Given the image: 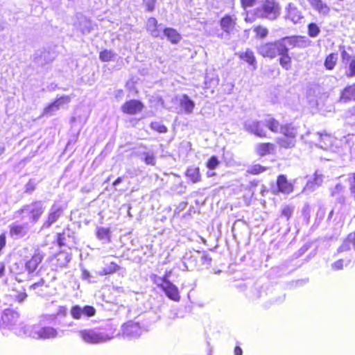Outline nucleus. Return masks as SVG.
I'll use <instances>...</instances> for the list:
<instances>
[{
    "label": "nucleus",
    "instance_id": "nucleus-20",
    "mask_svg": "<svg viewBox=\"0 0 355 355\" xmlns=\"http://www.w3.org/2000/svg\"><path fill=\"white\" fill-rule=\"evenodd\" d=\"M236 19L234 15H225L220 21L222 30L227 33H230L235 27Z\"/></svg>",
    "mask_w": 355,
    "mask_h": 355
},
{
    "label": "nucleus",
    "instance_id": "nucleus-64",
    "mask_svg": "<svg viewBox=\"0 0 355 355\" xmlns=\"http://www.w3.org/2000/svg\"><path fill=\"white\" fill-rule=\"evenodd\" d=\"M333 214H334V210H331L329 214V215H328V217H327V220H331V218L333 216Z\"/></svg>",
    "mask_w": 355,
    "mask_h": 355
},
{
    "label": "nucleus",
    "instance_id": "nucleus-33",
    "mask_svg": "<svg viewBox=\"0 0 355 355\" xmlns=\"http://www.w3.org/2000/svg\"><path fill=\"white\" fill-rule=\"evenodd\" d=\"M279 132L282 133L284 137L293 139H295L297 135V131L291 124L282 125Z\"/></svg>",
    "mask_w": 355,
    "mask_h": 355
},
{
    "label": "nucleus",
    "instance_id": "nucleus-59",
    "mask_svg": "<svg viewBox=\"0 0 355 355\" xmlns=\"http://www.w3.org/2000/svg\"><path fill=\"white\" fill-rule=\"evenodd\" d=\"M5 274V264L1 262L0 263V278H1Z\"/></svg>",
    "mask_w": 355,
    "mask_h": 355
},
{
    "label": "nucleus",
    "instance_id": "nucleus-13",
    "mask_svg": "<svg viewBox=\"0 0 355 355\" xmlns=\"http://www.w3.org/2000/svg\"><path fill=\"white\" fill-rule=\"evenodd\" d=\"M63 214V209L58 204L54 203L50 210L47 219L44 221L42 226V229L49 228L53 223H55Z\"/></svg>",
    "mask_w": 355,
    "mask_h": 355
},
{
    "label": "nucleus",
    "instance_id": "nucleus-2",
    "mask_svg": "<svg viewBox=\"0 0 355 355\" xmlns=\"http://www.w3.org/2000/svg\"><path fill=\"white\" fill-rule=\"evenodd\" d=\"M19 336H28L35 339H53L60 337L59 331L52 327H40L39 325H33L28 327L27 332L24 330L17 331Z\"/></svg>",
    "mask_w": 355,
    "mask_h": 355
},
{
    "label": "nucleus",
    "instance_id": "nucleus-57",
    "mask_svg": "<svg viewBox=\"0 0 355 355\" xmlns=\"http://www.w3.org/2000/svg\"><path fill=\"white\" fill-rule=\"evenodd\" d=\"M353 181L350 183V191L352 197L355 200V173H353Z\"/></svg>",
    "mask_w": 355,
    "mask_h": 355
},
{
    "label": "nucleus",
    "instance_id": "nucleus-5",
    "mask_svg": "<svg viewBox=\"0 0 355 355\" xmlns=\"http://www.w3.org/2000/svg\"><path fill=\"white\" fill-rule=\"evenodd\" d=\"M285 49L283 38L273 42L261 44L257 47V52L263 58H275L279 53H282Z\"/></svg>",
    "mask_w": 355,
    "mask_h": 355
},
{
    "label": "nucleus",
    "instance_id": "nucleus-10",
    "mask_svg": "<svg viewBox=\"0 0 355 355\" xmlns=\"http://www.w3.org/2000/svg\"><path fill=\"white\" fill-rule=\"evenodd\" d=\"M44 255L41 252L37 251L31 257L30 259L25 263V270L31 277H34L38 275L37 271L39 265L42 261Z\"/></svg>",
    "mask_w": 355,
    "mask_h": 355
},
{
    "label": "nucleus",
    "instance_id": "nucleus-12",
    "mask_svg": "<svg viewBox=\"0 0 355 355\" xmlns=\"http://www.w3.org/2000/svg\"><path fill=\"white\" fill-rule=\"evenodd\" d=\"M341 58L346 68L345 76L347 78L355 76V55H351L345 50L341 51Z\"/></svg>",
    "mask_w": 355,
    "mask_h": 355
},
{
    "label": "nucleus",
    "instance_id": "nucleus-60",
    "mask_svg": "<svg viewBox=\"0 0 355 355\" xmlns=\"http://www.w3.org/2000/svg\"><path fill=\"white\" fill-rule=\"evenodd\" d=\"M123 181V178L122 177H119L118 178H116V180L113 182V186L114 187H116L118 186L119 184H121Z\"/></svg>",
    "mask_w": 355,
    "mask_h": 355
},
{
    "label": "nucleus",
    "instance_id": "nucleus-7",
    "mask_svg": "<svg viewBox=\"0 0 355 355\" xmlns=\"http://www.w3.org/2000/svg\"><path fill=\"white\" fill-rule=\"evenodd\" d=\"M158 286L162 288L166 295L171 300L178 302L180 299L178 287L171 283L166 275L164 277H158L155 281Z\"/></svg>",
    "mask_w": 355,
    "mask_h": 355
},
{
    "label": "nucleus",
    "instance_id": "nucleus-30",
    "mask_svg": "<svg viewBox=\"0 0 355 355\" xmlns=\"http://www.w3.org/2000/svg\"><path fill=\"white\" fill-rule=\"evenodd\" d=\"M197 259L198 257L196 255L191 254V253H187L183 257V265L184 268L187 270H190L196 268Z\"/></svg>",
    "mask_w": 355,
    "mask_h": 355
},
{
    "label": "nucleus",
    "instance_id": "nucleus-51",
    "mask_svg": "<svg viewBox=\"0 0 355 355\" xmlns=\"http://www.w3.org/2000/svg\"><path fill=\"white\" fill-rule=\"evenodd\" d=\"M148 11L152 12L155 9L156 0H144Z\"/></svg>",
    "mask_w": 355,
    "mask_h": 355
},
{
    "label": "nucleus",
    "instance_id": "nucleus-41",
    "mask_svg": "<svg viewBox=\"0 0 355 355\" xmlns=\"http://www.w3.org/2000/svg\"><path fill=\"white\" fill-rule=\"evenodd\" d=\"M115 56V53L111 50H103L100 53L99 58L103 62H109Z\"/></svg>",
    "mask_w": 355,
    "mask_h": 355
},
{
    "label": "nucleus",
    "instance_id": "nucleus-58",
    "mask_svg": "<svg viewBox=\"0 0 355 355\" xmlns=\"http://www.w3.org/2000/svg\"><path fill=\"white\" fill-rule=\"evenodd\" d=\"M45 284V281L44 279H41L39 282L33 284L31 286V289H36L38 287L42 286Z\"/></svg>",
    "mask_w": 355,
    "mask_h": 355
},
{
    "label": "nucleus",
    "instance_id": "nucleus-40",
    "mask_svg": "<svg viewBox=\"0 0 355 355\" xmlns=\"http://www.w3.org/2000/svg\"><path fill=\"white\" fill-rule=\"evenodd\" d=\"M96 236L101 241H110V230L105 227L98 228Z\"/></svg>",
    "mask_w": 355,
    "mask_h": 355
},
{
    "label": "nucleus",
    "instance_id": "nucleus-48",
    "mask_svg": "<svg viewBox=\"0 0 355 355\" xmlns=\"http://www.w3.org/2000/svg\"><path fill=\"white\" fill-rule=\"evenodd\" d=\"M37 182L34 180H30L25 185L24 192L26 193H31L36 188Z\"/></svg>",
    "mask_w": 355,
    "mask_h": 355
},
{
    "label": "nucleus",
    "instance_id": "nucleus-46",
    "mask_svg": "<svg viewBox=\"0 0 355 355\" xmlns=\"http://www.w3.org/2000/svg\"><path fill=\"white\" fill-rule=\"evenodd\" d=\"M197 255H200V261L202 262V264L205 265L207 266H210L211 263V258L209 257V255L205 252L201 254L200 252L198 251L196 252Z\"/></svg>",
    "mask_w": 355,
    "mask_h": 355
},
{
    "label": "nucleus",
    "instance_id": "nucleus-21",
    "mask_svg": "<svg viewBox=\"0 0 355 355\" xmlns=\"http://www.w3.org/2000/svg\"><path fill=\"white\" fill-rule=\"evenodd\" d=\"M355 101V83L347 85L340 92L339 101L341 103H348Z\"/></svg>",
    "mask_w": 355,
    "mask_h": 355
},
{
    "label": "nucleus",
    "instance_id": "nucleus-27",
    "mask_svg": "<svg viewBox=\"0 0 355 355\" xmlns=\"http://www.w3.org/2000/svg\"><path fill=\"white\" fill-rule=\"evenodd\" d=\"M264 127L274 133H279L281 130L282 125L275 119L268 116L263 119Z\"/></svg>",
    "mask_w": 355,
    "mask_h": 355
},
{
    "label": "nucleus",
    "instance_id": "nucleus-36",
    "mask_svg": "<svg viewBox=\"0 0 355 355\" xmlns=\"http://www.w3.org/2000/svg\"><path fill=\"white\" fill-rule=\"evenodd\" d=\"M239 57L250 65L254 66L256 64V58L254 53L250 49H247L245 52L241 53Z\"/></svg>",
    "mask_w": 355,
    "mask_h": 355
},
{
    "label": "nucleus",
    "instance_id": "nucleus-24",
    "mask_svg": "<svg viewBox=\"0 0 355 355\" xmlns=\"http://www.w3.org/2000/svg\"><path fill=\"white\" fill-rule=\"evenodd\" d=\"M315 137V145L322 149L327 148L331 144V138L329 135L326 132H316L313 135Z\"/></svg>",
    "mask_w": 355,
    "mask_h": 355
},
{
    "label": "nucleus",
    "instance_id": "nucleus-6",
    "mask_svg": "<svg viewBox=\"0 0 355 355\" xmlns=\"http://www.w3.org/2000/svg\"><path fill=\"white\" fill-rule=\"evenodd\" d=\"M256 14L259 17L274 20L280 15V7L274 1H266L259 8H257Z\"/></svg>",
    "mask_w": 355,
    "mask_h": 355
},
{
    "label": "nucleus",
    "instance_id": "nucleus-11",
    "mask_svg": "<svg viewBox=\"0 0 355 355\" xmlns=\"http://www.w3.org/2000/svg\"><path fill=\"white\" fill-rule=\"evenodd\" d=\"M284 45L289 49L297 48H306L311 44V40L305 36H290L283 37Z\"/></svg>",
    "mask_w": 355,
    "mask_h": 355
},
{
    "label": "nucleus",
    "instance_id": "nucleus-25",
    "mask_svg": "<svg viewBox=\"0 0 355 355\" xmlns=\"http://www.w3.org/2000/svg\"><path fill=\"white\" fill-rule=\"evenodd\" d=\"M277 184L279 191L282 193L288 194L293 191V184L287 181L286 177L284 175L278 177Z\"/></svg>",
    "mask_w": 355,
    "mask_h": 355
},
{
    "label": "nucleus",
    "instance_id": "nucleus-38",
    "mask_svg": "<svg viewBox=\"0 0 355 355\" xmlns=\"http://www.w3.org/2000/svg\"><path fill=\"white\" fill-rule=\"evenodd\" d=\"M56 259L60 267H64L71 261V257L68 252H61L56 256Z\"/></svg>",
    "mask_w": 355,
    "mask_h": 355
},
{
    "label": "nucleus",
    "instance_id": "nucleus-31",
    "mask_svg": "<svg viewBox=\"0 0 355 355\" xmlns=\"http://www.w3.org/2000/svg\"><path fill=\"white\" fill-rule=\"evenodd\" d=\"M311 6L320 13L326 15L329 12L328 6L321 0H308Z\"/></svg>",
    "mask_w": 355,
    "mask_h": 355
},
{
    "label": "nucleus",
    "instance_id": "nucleus-18",
    "mask_svg": "<svg viewBox=\"0 0 355 355\" xmlns=\"http://www.w3.org/2000/svg\"><path fill=\"white\" fill-rule=\"evenodd\" d=\"M9 228L10 236L15 239L24 237L28 232L27 224L13 223L9 225Z\"/></svg>",
    "mask_w": 355,
    "mask_h": 355
},
{
    "label": "nucleus",
    "instance_id": "nucleus-15",
    "mask_svg": "<svg viewBox=\"0 0 355 355\" xmlns=\"http://www.w3.org/2000/svg\"><path fill=\"white\" fill-rule=\"evenodd\" d=\"M70 101L71 98L68 96H61L44 108L42 112V116H50L53 115L62 105L69 103Z\"/></svg>",
    "mask_w": 355,
    "mask_h": 355
},
{
    "label": "nucleus",
    "instance_id": "nucleus-39",
    "mask_svg": "<svg viewBox=\"0 0 355 355\" xmlns=\"http://www.w3.org/2000/svg\"><path fill=\"white\" fill-rule=\"evenodd\" d=\"M338 60V55L336 53L329 54L324 60V67L328 70H332Z\"/></svg>",
    "mask_w": 355,
    "mask_h": 355
},
{
    "label": "nucleus",
    "instance_id": "nucleus-29",
    "mask_svg": "<svg viewBox=\"0 0 355 355\" xmlns=\"http://www.w3.org/2000/svg\"><path fill=\"white\" fill-rule=\"evenodd\" d=\"M164 35L173 44H177L181 40L180 35L172 28H166L164 30Z\"/></svg>",
    "mask_w": 355,
    "mask_h": 355
},
{
    "label": "nucleus",
    "instance_id": "nucleus-62",
    "mask_svg": "<svg viewBox=\"0 0 355 355\" xmlns=\"http://www.w3.org/2000/svg\"><path fill=\"white\" fill-rule=\"evenodd\" d=\"M26 297H27V295L26 293H21V294L19 295V296H18L19 301L22 302L23 300H24V299Z\"/></svg>",
    "mask_w": 355,
    "mask_h": 355
},
{
    "label": "nucleus",
    "instance_id": "nucleus-50",
    "mask_svg": "<svg viewBox=\"0 0 355 355\" xmlns=\"http://www.w3.org/2000/svg\"><path fill=\"white\" fill-rule=\"evenodd\" d=\"M293 214V209L289 206H285L282 211V216L286 218L287 220Z\"/></svg>",
    "mask_w": 355,
    "mask_h": 355
},
{
    "label": "nucleus",
    "instance_id": "nucleus-56",
    "mask_svg": "<svg viewBox=\"0 0 355 355\" xmlns=\"http://www.w3.org/2000/svg\"><path fill=\"white\" fill-rule=\"evenodd\" d=\"M92 277V275L90 274V272L86 270V269H83L82 270V279L83 280H86V281H88V282H90V278Z\"/></svg>",
    "mask_w": 355,
    "mask_h": 355
},
{
    "label": "nucleus",
    "instance_id": "nucleus-54",
    "mask_svg": "<svg viewBox=\"0 0 355 355\" xmlns=\"http://www.w3.org/2000/svg\"><path fill=\"white\" fill-rule=\"evenodd\" d=\"M343 190V186L338 183L334 188L331 190V196H335L336 195L340 193Z\"/></svg>",
    "mask_w": 355,
    "mask_h": 355
},
{
    "label": "nucleus",
    "instance_id": "nucleus-43",
    "mask_svg": "<svg viewBox=\"0 0 355 355\" xmlns=\"http://www.w3.org/2000/svg\"><path fill=\"white\" fill-rule=\"evenodd\" d=\"M144 160L148 165H155V156L153 152H145L143 153Z\"/></svg>",
    "mask_w": 355,
    "mask_h": 355
},
{
    "label": "nucleus",
    "instance_id": "nucleus-42",
    "mask_svg": "<svg viewBox=\"0 0 355 355\" xmlns=\"http://www.w3.org/2000/svg\"><path fill=\"white\" fill-rule=\"evenodd\" d=\"M320 33V28L315 23H310L308 25V35L311 37H316Z\"/></svg>",
    "mask_w": 355,
    "mask_h": 355
},
{
    "label": "nucleus",
    "instance_id": "nucleus-45",
    "mask_svg": "<svg viewBox=\"0 0 355 355\" xmlns=\"http://www.w3.org/2000/svg\"><path fill=\"white\" fill-rule=\"evenodd\" d=\"M150 128L159 133H166L168 130L167 128L164 124L157 121L152 122L150 123Z\"/></svg>",
    "mask_w": 355,
    "mask_h": 355
},
{
    "label": "nucleus",
    "instance_id": "nucleus-14",
    "mask_svg": "<svg viewBox=\"0 0 355 355\" xmlns=\"http://www.w3.org/2000/svg\"><path fill=\"white\" fill-rule=\"evenodd\" d=\"M141 334V329L137 323L130 321L122 327V335L130 339L137 338Z\"/></svg>",
    "mask_w": 355,
    "mask_h": 355
},
{
    "label": "nucleus",
    "instance_id": "nucleus-55",
    "mask_svg": "<svg viewBox=\"0 0 355 355\" xmlns=\"http://www.w3.org/2000/svg\"><path fill=\"white\" fill-rule=\"evenodd\" d=\"M242 7L244 9H246L248 7H252L254 6L256 0H241Z\"/></svg>",
    "mask_w": 355,
    "mask_h": 355
},
{
    "label": "nucleus",
    "instance_id": "nucleus-3",
    "mask_svg": "<svg viewBox=\"0 0 355 355\" xmlns=\"http://www.w3.org/2000/svg\"><path fill=\"white\" fill-rule=\"evenodd\" d=\"M19 320V314L14 309H7L0 313V324L12 330L18 336L17 331L24 330L26 333L29 327L23 322L18 323Z\"/></svg>",
    "mask_w": 355,
    "mask_h": 355
},
{
    "label": "nucleus",
    "instance_id": "nucleus-63",
    "mask_svg": "<svg viewBox=\"0 0 355 355\" xmlns=\"http://www.w3.org/2000/svg\"><path fill=\"white\" fill-rule=\"evenodd\" d=\"M58 244L60 245H64V242L62 241V234H58Z\"/></svg>",
    "mask_w": 355,
    "mask_h": 355
},
{
    "label": "nucleus",
    "instance_id": "nucleus-1",
    "mask_svg": "<svg viewBox=\"0 0 355 355\" xmlns=\"http://www.w3.org/2000/svg\"><path fill=\"white\" fill-rule=\"evenodd\" d=\"M46 209L44 202L35 200L29 204L24 205L15 213V217L27 220L32 224H35L41 218Z\"/></svg>",
    "mask_w": 355,
    "mask_h": 355
},
{
    "label": "nucleus",
    "instance_id": "nucleus-23",
    "mask_svg": "<svg viewBox=\"0 0 355 355\" xmlns=\"http://www.w3.org/2000/svg\"><path fill=\"white\" fill-rule=\"evenodd\" d=\"M275 150V146L272 143H259L254 148L256 153L261 157L274 153Z\"/></svg>",
    "mask_w": 355,
    "mask_h": 355
},
{
    "label": "nucleus",
    "instance_id": "nucleus-34",
    "mask_svg": "<svg viewBox=\"0 0 355 355\" xmlns=\"http://www.w3.org/2000/svg\"><path fill=\"white\" fill-rule=\"evenodd\" d=\"M322 182V176L321 175H318L317 173H315V178L313 181H309L306 186L304 187V189L305 191H313L315 190V189L321 184Z\"/></svg>",
    "mask_w": 355,
    "mask_h": 355
},
{
    "label": "nucleus",
    "instance_id": "nucleus-26",
    "mask_svg": "<svg viewBox=\"0 0 355 355\" xmlns=\"http://www.w3.org/2000/svg\"><path fill=\"white\" fill-rule=\"evenodd\" d=\"M160 26L161 25H158L157 19L154 17H150L147 20V31L154 37H158L160 36L161 30L159 28Z\"/></svg>",
    "mask_w": 355,
    "mask_h": 355
},
{
    "label": "nucleus",
    "instance_id": "nucleus-22",
    "mask_svg": "<svg viewBox=\"0 0 355 355\" xmlns=\"http://www.w3.org/2000/svg\"><path fill=\"white\" fill-rule=\"evenodd\" d=\"M352 248L355 250V231L347 235L342 244L337 249V252H347L349 251Z\"/></svg>",
    "mask_w": 355,
    "mask_h": 355
},
{
    "label": "nucleus",
    "instance_id": "nucleus-49",
    "mask_svg": "<svg viewBox=\"0 0 355 355\" xmlns=\"http://www.w3.org/2000/svg\"><path fill=\"white\" fill-rule=\"evenodd\" d=\"M219 164V161L216 156H212L208 160L207 163V166L208 168L213 170L215 169Z\"/></svg>",
    "mask_w": 355,
    "mask_h": 355
},
{
    "label": "nucleus",
    "instance_id": "nucleus-4",
    "mask_svg": "<svg viewBox=\"0 0 355 355\" xmlns=\"http://www.w3.org/2000/svg\"><path fill=\"white\" fill-rule=\"evenodd\" d=\"M78 334L84 342L93 345L105 343L113 338L112 335H109L96 328L81 330Z\"/></svg>",
    "mask_w": 355,
    "mask_h": 355
},
{
    "label": "nucleus",
    "instance_id": "nucleus-52",
    "mask_svg": "<svg viewBox=\"0 0 355 355\" xmlns=\"http://www.w3.org/2000/svg\"><path fill=\"white\" fill-rule=\"evenodd\" d=\"M343 259H338L331 264V268L334 270H339L343 268Z\"/></svg>",
    "mask_w": 355,
    "mask_h": 355
},
{
    "label": "nucleus",
    "instance_id": "nucleus-61",
    "mask_svg": "<svg viewBox=\"0 0 355 355\" xmlns=\"http://www.w3.org/2000/svg\"><path fill=\"white\" fill-rule=\"evenodd\" d=\"M243 351L241 347H236L234 349V355H242Z\"/></svg>",
    "mask_w": 355,
    "mask_h": 355
},
{
    "label": "nucleus",
    "instance_id": "nucleus-53",
    "mask_svg": "<svg viewBox=\"0 0 355 355\" xmlns=\"http://www.w3.org/2000/svg\"><path fill=\"white\" fill-rule=\"evenodd\" d=\"M84 22L85 25L81 28V31L83 34L89 33L91 31V23L89 21H87L86 19H84Z\"/></svg>",
    "mask_w": 355,
    "mask_h": 355
},
{
    "label": "nucleus",
    "instance_id": "nucleus-47",
    "mask_svg": "<svg viewBox=\"0 0 355 355\" xmlns=\"http://www.w3.org/2000/svg\"><path fill=\"white\" fill-rule=\"evenodd\" d=\"M254 31L256 33L258 37L262 39L265 38L268 34V29L261 26L255 27Z\"/></svg>",
    "mask_w": 355,
    "mask_h": 355
},
{
    "label": "nucleus",
    "instance_id": "nucleus-8",
    "mask_svg": "<svg viewBox=\"0 0 355 355\" xmlns=\"http://www.w3.org/2000/svg\"><path fill=\"white\" fill-rule=\"evenodd\" d=\"M96 313V309L92 306L74 305L70 310L71 317L75 320H80L92 317Z\"/></svg>",
    "mask_w": 355,
    "mask_h": 355
},
{
    "label": "nucleus",
    "instance_id": "nucleus-37",
    "mask_svg": "<svg viewBox=\"0 0 355 355\" xmlns=\"http://www.w3.org/2000/svg\"><path fill=\"white\" fill-rule=\"evenodd\" d=\"M186 175L193 183L198 182L200 180V171H199L198 168H195V167L189 168L186 171Z\"/></svg>",
    "mask_w": 355,
    "mask_h": 355
},
{
    "label": "nucleus",
    "instance_id": "nucleus-35",
    "mask_svg": "<svg viewBox=\"0 0 355 355\" xmlns=\"http://www.w3.org/2000/svg\"><path fill=\"white\" fill-rule=\"evenodd\" d=\"M119 266L114 262H110L109 264H106L105 267L99 271L98 274L101 276L112 274L119 270Z\"/></svg>",
    "mask_w": 355,
    "mask_h": 355
},
{
    "label": "nucleus",
    "instance_id": "nucleus-32",
    "mask_svg": "<svg viewBox=\"0 0 355 355\" xmlns=\"http://www.w3.org/2000/svg\"><path fill=\"white\" fill-rule=\"evenodd\" d=\"M277 143L282 148L286 149L292 148L295 146L296 139L282 137L277 138Z\"/></svg>",
    "mask_w": 355,
    "mask_h": 355
},
{
    "label": "nucleus",
    "instance_id": "nucleus-16",
    "mask_svg": "<svg viewBox=\"0 0 355 355\" xmlns=\"http://www.w3.org/2000/svg\"><path fill=\"white\" fill-rule=\"evenodd\" d=\"M143 108V103L141 101L135 99L126 101L121 106L122 112L128 114H136L137 113L140 112Z\"/></svg>",
    "mask_w": 355,
    "mask_h": 355
},
{
    "label": "nucleus",
    "instance_id": "nucleus-19",
    "mask_svg": "<svg viewBox=\"0 0 355 355\" xmlns=\"http://www.w3.org/2000/svg\"><path fill=\"white\" fill-rule=\"evenodd\" d=\"M286 17L290 19L293 24H301L304 19L301 11L292 3H289L286 8Z\"/></svg>",
    "mask_w": 355,
    "mask_h": 355
},
{
    "label": "nucleus",
    "instance_id": "nucleus-9",
    "mask_svg": "<svg viewBox=\"0 0 355 355\" xmlns=\"http://www.w3.org/2000/svg\"><path fill=\"white\" fill-rule=\"evenodd\" d=\"M245 130L259 137H266V130H265L263 120H247L244 123Z\"/></svg>",
    "mask_w": 355,
    "mask_h": 355
},
{
    "label": "nucleus",
    "instance_id": "nucleus-17",
    "mask_svg": "<svg viewBox=\"0 0 355 355\" xmlns=\"http://www.w3.org/2000/svg\"><path fill=\"white\" fill-rule=\"evenodd\" d=\"M176 98L179 101L180 107L185 114H190L193 113L196 104L187 94H183L178 95L176 96Z\"/></svg>",
    "mask_w": 355,
    "mask_h": 355
},
{
    "label": "nucleus",
    "instance_id": "nucleus-28",
    "mask_svg": "<svg viewBox=\"0 0 355 355\" xmlns=\"http://www.w3.org/2000/svg\"><path fill=\"white\" fill-rule=\"evenodd\" d=\"M285 50L282 51V53H279V64L286 70H288L291 67V57L288 54L289 49L285 46Z\"/></svg>",
    "mask_w": 355,
    "mask_h": 355
},
{
    "label": "nucleus",
    "instance_id": "nucleus-44",
    "mask_svg": "<svg viewBox=\"0 0 355 355\" xmlns=\"http://www.w3.org/2000/svg\"><path fill=\"white\" fill-rule=\"evenodd\" d=\"M266 171V168L264 166H262L260 164H254L253 166H251L248 169V173L252 174V175H258L261 173H263Z\"/></svg>",
    "mask_w": 355,
    "mask_h": 355
}]
</instances>
